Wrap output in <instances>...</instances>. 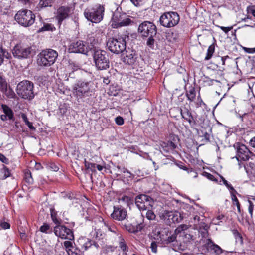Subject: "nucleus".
I'll list each match as a JSON object with an SVG mask.
<instances>
[{"mask_svg":"<svg viewBox=\"0 0 255 255\" xmlns=\"http://www.w3.org/2000/svg\"><path fill=\"white\" fill-rule=\"evenodd\" d=\"M73 94L78 103H88V97L94 95L93 83L91 81H79L72 86Z\"/></svg>","mask_w":255,"mask_h":255,"instance_id":"1","label":"nucleus"},{"mask_svg":"<svg viewBox=\"0 0 255 255\" xmlns=\"http://www.w3.org/2000/svg\"><path fill=\"white\" fill-rule=\"evenodd\" d=\"M105 12V5L97 4L92 7L87 8L84 15L85 18L93 23H99L103 19Z\"/></svg>","mask_w":255,"mask_h":255,"instance_id":"2","label":"nucleus"},{"mask_svg":"<svg viewBox=\"0 0 255 255\" xmlns=\"http://www.w3.org/2000/svg\"><path fill=\"white\" fill-rule=\"evenodd\" d=\"M58 57V53L52 49L42 50L37 55V62L39 66L49 67L52 65Z\"/></svg>","mask_w":255,"mask_h":255,"instance_id":"3","label":"nucleus"},{"mask_svg":"<svg viewBox=\"0 0 255 255\" xmlns=\"http://www.w3.org/2000/svg\"><path fill=\"white\" fill-rule=\"evenodd\" d=\"M33 83L28 80H23L20 82L16 89L18 96L24 99L31 100L34 98Z\"/></svg>","mask_w":255,"mask_h":255,"instance_id":"4","label":"nucleus"},{"mask_svg":"<svg viewBox=\"0 0 255 255\" xmlns=\"http://www.w3.org/2000/svg\"><path fill=\"white\" fill-rule=\"evenodd\" d=\"M93 57L95 65L98 70H106L109 68V55L106 51L102 50H95Z\"/></svg>","mask_w":255,"mask_h":255,"instance_id":"5","label":"nucleus"},{"mask_svg":"<svg viewBox=\"0 0 255 255\" xmlns=\"http://www.w3.org/2000/svg\"><path fill=\"white\" fill-rule=\"evenodd\" d=\"M108 49L116 54L122 53L126 51V42L124 37H112L108 38L107 43Z\"/></svg>","mask_w":255,"mask_h":255,"instance_id":"6","label":"nucleus"},{"mask_svg":"<svg viewBox=\"0 0 255 255\" xmlns=\"http://www.w3.org/2000/svg\"><path fill=\"white\" fill-rule=\"evenodd\" d=\"M16 21L24 27H29L35 22V15L29 10L23 9L17 12L15 16Z\"/></svg>","mask_w":255,"mask_h":255,"instance_id":"7","label":"nucleus"},{"mask_svg":"<svg viewBox=\"0 0 255 255\" xmlns=\"http://www.w3.org/2000/svg\"><path fill=\"white\" fill-rule=\"evenodd\" d=\"M35 51L32 46L23 44H17L12 49L13 56L19 59H27L35 54Z\"/></svg>","mask_w":255,"mask_h":255,"instance_id":"8","label":"nucleus"},{"mask_svg":"<svg viewBox=\"0 0 255 255\" xmlns=\"http://www.w3.org/2000/svg\"><path fill=\"white\" fill-rule=\"evenodd\" d=\"M180 16L176 12H166L160 17V23L165 27L170 28L176 25L179 22Z\"/></svg>","mask_w":255,"mask_h":255,"instance_id":"9","label":"nucleus"},{"mask_svg":"<svg viewBox=\"0 0 255 255\" xmlns=\"http://www.w3.org/2000/svg\"><path fill=\"white\" fill-rule=\"evenodd\" d=\"M160 219L168 225L180 222L183 219V215L177 211H170L167 210H163L159 214Z\"/></svg>","mask_w":255,"mask_h":255,"instance_id":"10","label":"nucleus"},{"mask_svg":"<svg viewBox=\"0 0 255 255\" xmlns=\"http://www.w3.org/2000/svg\"><path fill=\"white\" fill-rule=\"evenodd\" d=\"M125 14H122L118 10L115 11L113 13L112 17V26L113 27L117 28L119 27L132 25L134 23V22L131 18H125Z\"/></svg>","mask_w":255,"mask_h":255,"instance_id":"11","label":"nucleus"},{"mask_svg":"<svg viewBox=\"0 0 255 255\" xmlns=\"http://www.w3.org/2000/svg\"><path fill=\"white\" fill-rule=\"evenodd\" d=\"M138 32L142 37H147L150 35L155 36L157 34V28L153 23L145 21L139 24Z\"/></svg>","mask_w":255,"mask_h":255,"instance_id":"12","label":"nucleus"},{"mask_svg":"<svg viewBox=\"0 0 255 255\" xmlns=\"http://www.w3.org/2000/svg\"><path fill=\"white\" fill-rule=\"evenodd\" d=\"M135 202L137 208L140 210H146L151 208L154 205L153 199L145 194H140L135 198Z\"/></svg>","mask_w":255,"mask_h":255,"instance_id":"13","label":"nucleus"},{"mask_svg":"<svg viewBox=\"0 0 255 255\" xmlns=\"http://www.w3.org/2000/svg\"><path fill=\"white\" fill-rule=\"evenodd\" d=\"M91 49L88 44L83 41L73 42L69 46L68 50L70 53H81L87 55Z\"/></svg>","mask_w":255,"mask_h":255,"instance_id":"14","label":"nucleus"},{"mask_svg":"<svg viewBox=\"0 0 255 255\" xmlns=\"http://www.w3.org/2000/svg\"><path fill=\"white\" fill-rule=\"evenodd\" d=\"M177 235V233L172 232L168 229H164L158 233L160 241L164 245H168L176 242Z\"/></svg>","mask_w":255,"mask_h":255,"instance_id":"15","label":"nucleus"},{"mask_svg":"<svg viewBox=\"0 0 255 255\" xmlns=\"http://www.w3.org/2000/svg\"><path fill=\"white\" fill-rule=\"evenodd\" d=\"M74 7L72 5L61 6L59 7L57 11L56 18L58 21L59 25H61L63 21L69 17L73 13Z\"/></svg>","mask_w":255,"mask_h":255,"instance_id":"16","label":"nucleus"},{"mask_svg":"<svg viewBox=\"0 0 255 255\" xmlns=\"http://www.w3.org/2000/svg\"><path fill=\"white\" fill-rule=\"evenodd\" d=\"M53 232L56 236L62 239H67L70 240L74 239L73 232L64 225H56L54 228Z\"/></svg>","mask_w":255,"mask_h":255,"instance_id":"17","label":"nucleus"},{"mask_svg":"<svg viewBox=\"0 0 255 255\" xmlns=\"http://www.w3.org/2000/svg\"><path fill=\"white\" fill-rule=\"evenodd\" d=\"M234 147L237 149V159L239 158L244 161H247L250 157L251 152L244 144L237 143L234 144Z\"/></svg>","mask_w":255,"mask_h":255,"instance_id":"18","label":"nucleus"},{"mask_svg":"<svg viewBox=\"0 0 255 255\" xmlns=\"http://www.w3.org/2000/svg\"><path fill=\"white\" fill-rule=\"evenodd\" d=\"M111 216L113 219L116 220H124L127 216V211L121 206H114V210Z\"/></svg>","mask_w":255,"mask_h":255,"instance_id":"19","label":"nucleus"},{"mask_svg":"<svg viewBox=\"0 0 255 255\" xmlns=\"http://www.w3.org/2000/svg\"><path fill=\"white\" fill-rule=\"evenodd\" d=\"M204 246L208 252L219 255L225 251L221 248L218 245L215 244L211 239H207Z\"/></svg>","mask_w":255,"mask_h":255,"instance_id":"20","label":"nucleus"},{"mask_svg":"<svg viewBox=\"0 0 255 255\" xmlns=\"http://www.w3.org/2000/svg\"><path fill=\"white\" fill-rule=\"evenodd\" d=\"M137 56L134 51H126V55L123 57V62L129 65H136Z\"/></svg>","mask_w":255,"mask_h":255,"instance_id":"21","label":"nucleus"},{"mask_svg":"<svg viewBox=\"0 0 255 255\" xmlns=\"http://www.w3.org/2000/svg\"><path fill=\"white\" fill-rule=\"evenodd\" d=\"M181 115L182 117L188 121L192 128H193L195 125H196V122L194 119V118L192 115L191 112L188 110L183 111L181 109L180 110Z\"/></svg>","mask_w":255,"mask_h":255,"instance_id":"22","label":"nucleus"},{"mask_svg":"<svg viewBox=\"0 0 255 255\" xmlns=\"http://www.w3.org/2000/svg\"><path fill=\"white\" fill-rule=\"evenodd\" d=\"M160 146L163 150L166 152L173 151L177 147V145L172 141L163 142L160 144Z\"/></svg>","mask_w":255,"mask_h":255,"instance_id":"23","label":"nucleus"},{"mask_svg":"<svg viewBox=\"0 0 255 255\" xmlns=\"http://www.w3.org/2000/svg\"><path fill=\"white\" fill-rule=\"evenodd\" d=\"M1 108L4 113V115L8 117L9 120H14V113L12 109L7 105L5 104L1 105Z\"/></svg>","mask_w":255,"mask_h":255,"instance_id":"24","label":"nucleus"},{"mask_svg":"<svg viewBox=\"0 0 255 255\" xmlns=\"http://www.w3.org/2000/svg\"><path fill=\"white\" fill-rule=\"evenodd\" d=\"M119 246L123 252V255H127V252L128 251V248L121 235L119 236Z\"/></svg>","mask_w":255,"mask_h":255,"instance_id":"25","label":"nucleus"},{"mask_svg":"<svg viewBox=\"0 0 255 255\" xmlns=\"http://www.w3.org/2000/svg\"><path fill=\"white\" fill-rule=\"evenodd\" d=\"M196 91L194 87L190 86L188 90H186V95L187 99L190 101H193L196 97Z\"/></svg>","mask_w":255,"mask_h":255,"instance_id":"26","label":"nucleus"},{"mask_svg":"<svg viewBox=\"0 0 255 255\" xmlns=\"http://www.w3.org/2000/svg\"><path fill=\"white\" fill-rule=\"evenodd\" d=\"M54 0H39V3L38 4V8H43L49 6H51Z\"/></svg>","mask_w":255,"mask_h":255,"instance_id":"27","label":"nucleus"},{"mask_svg":"<svg viewBox=\"0 0 255 255\" xmlns=\"http://www.w3.org/2000/svg\"><path fill=\"white\" fill-rule=\"evenodd\" d=\"M0 90L4 93L7 91V83L1 76H0Z\"/></svg>","mask_w":255,"mask_h":255,"instance_id":"28","label":"nucleus"},{"mask_svg":"<svg viewBox=\"0 0 255 255\" xmlns=\"http://www.w3.org/2000/svg\"><path fill=\"white\" fill-rule=\"evenodd\" d=\"M55 29L53 25L49 23H44L43 26L38 30V32H41L46 31H53Z\"/></svg>","mask_w":255,"mask_h":255,"instance_id":"29","label":"nucleus"},{"mask_svg":"<svg viewBox=\"0 0 255 255\" xmlns=\"http://www.w3.org/2000/svg\"><path fill=\"white\" fill-rule=\"evenodd\" d=\"M39 231L46 234H50L53 231L50 225L47 223H44L39 228Z\"/></svg>","mask_w":255,"mask_h":255,"instance_id":"30","label":"nucleus"},{"mask_svg":"<svg viewBox=\"0 0 255 255\" xmlns=\"http://www.w3.org/2000/svg\"><path fill=\"white\" fill-rule=\"evenodd\" d=\"M2 179H5L10 176V172L8 168L3 165V167L0 170Z\"/></svg>","mask_w":255,"mask_h":255,"instance_id":"31","label":"nucleus"},{"mask_svg":"<svg viewBox=\"0 0 255 255\" xmlns=\"http://www.w3.org/2000/svg\"><path fill=\"white\" fill-rule=\"evenodd\" d=\"M214 51H215V46L213 44L209 46L208 50H207L206 56L205 58V60H209V59H210L211 58Z\"/></svg>","mask_w":255,"mask_h":255,"instance_id":"32","label":"nucleus"},{"mask_svg":"<svg viewBox=\"0 0 255 255\" xmlns=\"http://www.w3.org/2000/svg\"><path fill=\"white\" fill-rule=\"evenodd\" d=\"M85 167L86 169L90 170L92 172H95L97 164L94 163L88 162L85 160L84 162Z\"/></svg>","mask_w":255,"mask_h":255,"instance_id":"33","label":"nucleus"},{"mask_svg":"<svg viewBox=\"0 0 255 255\" xmlns=\"http://www.w3.org/2000/svg\"><path fill=\"white\" fill-rule=\"evenodd\" d=\"M117 247L112 245H106L103 249V252L106 254L112 253L115 251Z\"/></svg>","mask_w":255,"mask_h":255,"instance_id":"34","label":"nucleus"},{"mask_svg":"<svg viewBox=\"0 0 255 255\" xmlns=\"http://www.w3.org/2000/svg\"><path fill=\"white\" fill-rule=\"evenodd\" d=\"M24 179L28 184H32L33 183V180L32 177L31 172L29 171H27L25 172Z\"/></svg>","mask_w":255,"mask_h":255,"instance_id":"35","label":"nucleus"},{"mask_svg":"<svg viewBox=\"0 0 255 255\" xmlns=\"http://www.w3.org/2000/svg\"><path fill=\"white\" fill-rule=\"evenodd\" d=\"M151 208H149L147 209V211L146 213V218L149 220H153L156 218V215L154 214V212L150 209Z\"/></svg>","mask_w":255,"mask_h":255,"instance_id":"36","label":"nucleus"},{"mask_svg":"<svg viewBox=\"0 0 255 255\" xmlns=\"http://www.w3.org/2000/svg\"><path fill=\"white\" fill-rule=\"evenodd\" d=\"M231 198H232V200L233 202V204H234V202H235V204L236 205V206L237 207L238 212L239 213H241L240 204V203H239L237 198L234 194H233V193H231Z\"/></svg>","mask_w":255,"mask_h":255,"instance_id":"37","label":"nucleus"},{"mask_svg":"<svg viewBox=\"0 0 255 255\" xmlns=\"http://www.w3.org/2000/svg\"><path fill=\"white\" fill-rule=\"evenodd\" d=\"M155 36H148L149 37L147 40L146 44L148 46H149L150 48H153L154 46V44L155 42V40L154 39L153 37Z\"/></svg>","mask_w":255,"mask_h":255,"instance_id":"38","label":"nucleus"},{"mask_svg":"<svg viewBox=\"0 0 255 255\" xmlns=\"http://www.w3.org/2000/svg\"><path fill=\"white\" fill-rule=\"evenodd\" d=\"M68 254L70 255H82V252L80 250L74 247L72 248L70 251H68Z\"/></svg>","mask_w":255,"mask_h":255,"instance_id":"39","label":"nucleus"},{"mask_svg":"<svg viewBox=\"0 0 255 255\" xmlns=\"http://www.w3.org/2000/svg\"><path fill=\"white\" fill-rule=\"evenodd\" d=\"M188 226L185 224H182L179 226L175 230L174 232L177 233V232H181V231H183L184 230H187L188 229Z\"/></svg>","mask_w":255,"mask_h":255,"instance_id":"40","label":"nucleus"},{"mask_svg":"<svg viewBox=\"0 0 255 255\" xmlns=\"http://www.w3.org/2000/svg\"><path fill=\"white\" fill-rule=\"evenodd\" d=\"M63 245L64 247L68 250V251H70V250L74 247L72 245V243L70 241H66L64 242Z\"/></svg>","mask_w":255,"mask_h":255,"instance_id":"41","label":"nucleus"},{"mask_svg":"<svg viewBox=\"0 0 255 255\" xmlns=\"http://www.w3.org/2000/svg\"><path fill=\"white\" fill-rule=\"evenodd\" d=\"M248 14H252L255 17V8L254 6L248 7L247 8Z\"/></svg>","mask_w":255,"mask_h":255,"instance_id":"42","label":"nucleus"},{"mask_svg":"<svg viewBox=\"0 0 255 255\" xmlns=\"http://www.w3.org/2000/svg\"><path fill=\"white\" fill-rule=\"evenodd\" d=\"M116 123L119 126L123 125L124 121L123 117L121 116H118L115 119Z\"/></svg>","mask_w":255,"mask_h":255,"instance_id":"43","label":"nucleus"},{"mask_svg":"<svg viewBox=\"0 0 255 255\" xmlns=\"http://www.w3.org/2000/svg\"><path fill=\"white\" fill-rule=\"evenodd\" d=\"M130 1L135 6H139L142 4L145 0H130Z\"/></svg>","mask_w":255,"mask_h":255,"instance_id":"44","label":"nucleus"},{"mask_svg":"<svg viewBox=\"0 0 255 255\" xmlns=\"http://www.w3.org/2000/svg\"><path fill=\"white\" fill-rule=\"evenodd\" d=\"M203 174L205 176H206L208 179H209L210 180L217 181V180H216L215 177L213 175H212L211 174H210L209 173L204 172L203 173Z\"/></svg>","mask_w":255,"mask_h":255,"instance_id":"45","label":"nucleus"},{"mask_svg":"<svg viewBox=\"0 0 255 255\" xmlns=\"http://www.w3.org/2000/svg\"><path fill=\"white\" fill-rule=\"evenodd\" d=\"M150 248L151 249V251L156 253L157 251V245L155 242H152L151 244Z\"/></svg>","mask_w":255,"mask_h":255,"instance_id":"46","label":"nucleus"},{"mask_svg":"<svg viewBox=\"0 0 255 255\" xmlns=\"http://www.w3.org/2000/svg\"><path fill=\"white\" fill-rule=\"evenodd\" d=\"M0 160L5 164L8 163V159L4 155L0 153Z\"/></svg>","mask_w":255,"mask_h":255,"instance_id":"47","label":"nucleus"},{"mask_svg":"<svg viewBox=\"0 0 255 255\" xmlns=\"http://www.w3.org/2000/svg\"><path fill=\"white\" fill-rule=\"evenodd\" d=\"M1 227L3 229H7L10 228V224L6 222H2L0 223Z\"/></svg>","mask_w":255,"mask_h":255,"instance_id":"48","label":"nucleus"},{"mask_svg":"<svg viewBox=\"0 0 255 255\" xmlns=\"http://www.w3.org/2000/svg\"><path fill=\"white\" fill-rule=\"evenodd\" d=\"M92 242L93 241L92 240H88V241L85 243L84 247L85 250H87L89 248L92 246Z\"/></svg>","mask_w":255,"mask_h":255,"instance_id":"49","label":"nucleus"},{"mask_svg":"<svg viewBox=\"0 0 255 255\" xmlns=\"http://www.w3.org/2000/svg\"><path fill=\"white\" fill-rule=\"evenodd\" d=\"M244 51L250 54H253L255 53V47L254 48H244Z\"/></svg>","mask_w":255,"mask_h":255,"instance_id":"50","label":"nucleus"},{"mask_svg":"<svg viewBox=\"0 0 255 255\" xmlns=\"http://www.w3.org/2000/svg\"><path fill=\"white\" fill-rule=\"evenodd\" d=\"M203 137L204 138V139L206 142H208L210 141V135L209 133L205 132L204 133Z\"/></svg>","mask_w":255,"mask_h":255,"instance_id":"51","label":"nucleus"},{"mask_svg":"<svg viewBox=\"0 0 255 255\" xmlns=\"http://www.w3.org/2000/svg\"><path fill=\"white\" fill-rule=\"evenodd\" d=\"M249 208H248L249 212L250 213L251 215H252L254 205L251 201L249 200Z\"/></svg>","mask_w":255,"mask_h":255,"instance_id":"52","label":"nucleus"},{"mask_svg":"<svg viewBox=\"0 0 255 255\" xmlns=\"http://www.w3.org/2000/svg\"><path fill=\"white\" fill-rule=\"evenodd\" d=\"M220 29L223 30L225 33H227L229 31L232 29V27H220Z\"/></svg>","mask_w":255,"mask_h":255,"instance_id":"53","label":"nucleus"},{"mask_svg":"<svg viewBox=\"0 0 255 255\" xmlns=\"http://www.w3.org/2000/svg\"><path fill=\"white\" fill-rule=\"evenodd\" d=\"M51 215L52 220L53 221V222L54 223H55L56 224H57V225H60L59 220L56 217V216H54L53 213H51Z\"/></svg>","mask_w":255,"mask_h":255,"instance_id":"54","label":"nucleus"},{"mask_svg":"<svg viewBox=\"0 0 255 255\" xmlns=\"http://www.w3.org/2000/svg\"><path fill=\"white\" fill-rule=\"evenodd\" d=\"M26 125L29 127L30 130L34 131L36 130V128L32 125V123L28 121L27 122Z\"/></svg>","mask_w":255,"mask_h":255,"instance_id":"55","label":"nucleus"},{"mask_svg":"<svg viewBox=\"0 0 255 255\" xmlns=\"http://www.w3.org/2000/svg\"><path fill=\"white\" fill-rule=\"evenodd\" d=\"M17 1L23 5H29L30 3V0H17Z\"/></svg>","mask_w":255,"mask_h":255,"instance_id":"56","label":"nucleus"},{"mask_svg":"<svg viewBox=\"0 0 255 255\" xmlns=\"http://www.w3.org/2000/svg\"><path fill=\"white\" fill-rule=\"evenodd\" d=\"M250 144L252 147L255 148V136L250 140Z\"/></svg>","mask_w":255,"mask_h":255,"instance_id":"57","label":"nucleus"},{"mask_svg":"<svg viewBox=\"0 0 255 255\" xmlns=\"http://www.w3.org/2000/svg\"><path fill=\"white\" fill-rule=\"evenodd\" d=\"M21 118L23 119V121L25 122V124L27 123V122L29 121L27 119L26 115L24 113H22L21 114Z\"/></svg>","mask_w":255,"mask_h":255,"instance_id":"58","label":"nucleus"},{"mask_svg":"<svg viewBox=\"0 0 255 255\" xmlns=\"http://www.w3.org/2000/svg\"><path fill=\"white\" fill-rule=\"evenodd\" d=\"M251 19L252 17L249 16V14H248L246 17H244V18H242V20L246 22H248V20Z\"/></svg>","mask_w":255,"mask_h":255,"instance_id":"59","label":"nucleus"},{"mask_svg":"<svg viewBox=\"0 0 255 255\" xmlns=\"http://www.w3.org/2000/svg\"><path fill=\"white\" fill-rule=\"evenodd\" d=\"M236 241H239L241 244L243 243V239L242 236L238 233L237 236H236Z\"/></svg>","mask_w":255,"mask_h":255,"instance_id":"60","label":"nucleus"},{"mask_svg":"<svg viewBox=\"0 0 255 255\" xmlns=\"http://www.w3.org/2000/svg\"><path fill=\"white\" fill-rule=\"evenodd\" d=\"M220 178L222 180L223 182V183L227 187V186H229V183L228 182V181L225 180V179L222 176H220Z\"/></svg>","mask_w":255,"mask_h":255,"instance_id":"61","label":"nucleus"},{"mask_svg":"<svg viewBox=\"0 0 255 255\" xmlns=\"http://www.w3.org/2000/svg\"><path fill=\"white\" fill-rule=\"evenodd\" d=\"M103 82L104 83L107 85L110 83V80H109V79L108 77L107 78H103Z\"/></svg>","mask_w":255,"mask_h":255,"instance_id":"62","label":"nucleus"},{"mask_svg":"<svg viewBox=\"0 0 255 255\" xmlns=\"http://www.w3.org/2000/svg\"><path fill=\"white\" fill-rule=\"evenodd\" d=\"M0 119L3 121H5L7 120L8 117L5 115H1L0 116Z\"/></svg>","mask_w":255,"mask_h":255,"instance_id":"63","label":"nucleus"},{"mask_svg":"<svg viewBox=\"0 0 255 255\" xmlns=\"http://www.w3.org/2000/svg\"><path fill=\"white\" fill-rule=\"evenodd\" d=\"M124 226L125 227L126 230H128V231L130 232H132L134 231L133 230H132L131 228H130V226H128V225H124Z\"/></svg>","mask_w":255,"mask_h":255,"instance_id":"64","label":"nucleus"}]
</instances>
